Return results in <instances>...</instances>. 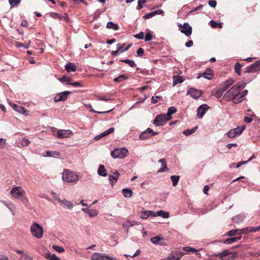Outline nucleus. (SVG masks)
Returning a JSON list of instances; mask_svg holds the SVG:
<instances>
[{"label": "nucleus", "mask_w": 260, "mask_h": 260, "mask_svg": "<svg viewBox=\"0 0 260 260\" xmlns=\"http://www.w3.org/2000/svg\"><path fill=\"white\" fill-rule=\"evenodd\" d=\"M210 24L212 27H218L220 28H221L222 27V23H217L216 21L214 20H210Z\"/></svg>", "instance_id": "45"}, {"label": "nucleus", "mask_w": 260, "mask_h": 260, "mask_svg": "<svg viewBox=\"0 0 260 260\" xmlns=\"http://www.w3.org/2000/svg\"><path fill=\"white\" fill-rule=\"evenodd\" d=\"M137 56H141L144 54V50L142 48H139L137 51Z\"/></svg>", "instance_id": "64"}, {"label": "nucleus", "mask_w": 260, "mask_h": 260, "mask_svg": "<svg viewBox=\"0 0 260 260\" xmlns=\"http://www.w3.org/2000/svg\"><path fill=\"white\" fill-rule=\"evenodd\" d=\"M9 104L15 111L25 115H27L28 114L27 111L23 107L11 102H9Z\"/></svg>", "instance_id": "17"}, {"label": "nucleus", "mask_w": 260, "mask_h": 260, "mask_svg": "<svg viewBox=\"0 0 260 260\" xmlns=\"http://www.w3.org/2000/svg\"><path fill=\"white\" fill-rule=\"evenodd\" d=\"M128 151L125 147L115 148L111 153V156L115 158H123L127 155Z\"/></svg>", "instance_id": "6"}, {"label": "nucleus", "mask_w": 260, "mask_h": 260, "mask_svg": "<svg viewBox=\"0 0 260 260\" xmlns=\"http://www.w3.org/2000/svg\"><path fill=\"white\" fill-rule=\"evenodd\" d=\"M6 140L3 138H0V148L3 149L5 147Z\"/></svg>", "instance_id": "62"}, {"label": "nucleus", "mask_w": 260, "mask_h": 260, "mask_svg": "<svg viewBox=\"0 0 260 260\" xmlns=\"http://www.w3.org/2000/svg\"><path fill=\"white\" fill-rule=\"evenodd\" d=\"M9 2L11 7H14L18 5L21 2V0H9Z\"/></svg>", "instance_id": "53"}, {"label": "nucleus", "mask_w": 260, "mask_h": 260, "mask_svg": "<svg viewBox=\"0 0 260 260\" xmlns=\"http://www.w3.org/2000/svg\"><path fill=\"white\" fill-rule=\"evenodd\" d=\"M6 207L12 212L13 215L15 214L14 210L15 209V206L13 203H9L8 205H7Z\"/></svg>", "instance_id": "54"}, {"label": "nucleus", "mask_w": 260, "mask_h": 260, "mask_svg": "<svg viewBox=\"0 0 260 260\" xmlns=\"http://www.w3.org/2000/svg\"><path fill=\"white\" fill-rule=\"evenodd\" d=\"M32 258L28 255L27 253L23 254L22 256H20L19 260H31Z\"/></svg>", "instance_id": "55"}, {"label": "nucleus", "mask_w": 260, "mask_h": 260, "mask_svg": "<svg viewBox=\"0 0 260 260\" xmlns=\"http://www.w3.org/2000/svg\"><path fill=\"white\" fill-rule=\"evenodd\" d=\"M183 81V77L181 76L177 75L173 77V84L174 86L178 83H182Z\"/></svg>", "instance_id": "36"}, {"label": "nucleus", "mask_w": 260, "mask_h": 260, "mask_svg": "<svg viewBox=\"0 0 260 260\" xmlns=\"http://www.w3.org/2000/svg\"><path fill=\"white\" fill-rule=\"evenodd\" d=\"M119 177V173L117 171H115L113 174L109 176V180L110 183L113 185L118 180Z\"/></svg>", "instance_id": "24"}, {"label": "nucleus", "mask_w": 260, "mask_h": 260, "mask_svg": "<svg viewBox=\"0 0 260 260\" xmlns=\"http://www.w3.org/2000/svg\"><path fill=\"white\" fill-rule=\"evenodd\" d=\"M209 108V107L206 104H203L200 106L197 110L198 117L199 118H202Z\"/></svg>", "instance_id": "19"}, {"label": "nucleus", "mask_w": 260, "mask_h": 260, "mask_svg": "<svg viewBox=\"0 0 260 260\" xmlns=\"http://www.w3.org/2000/svg\"><path fill=\"white\" fill-rule=\"evenodd\" d=\"M62 178L66 182L76 183L79 180V176L75 172L69 169H64L62 174Z\"/></svg>", "instance_id": "4"}, {"label": "nucleus", "mask_w": 260, "mask_h": 260, "mask_svg": "<svg viewBox=\"0 0 260 260\" xmlns=\"http://www.w3.org/2000/svg\"><path fill=\"white\" fill-rule=\"evenodd\" d=\"M58 203L61 207L65 209H72L73 208V203L65 199H60Z\"/></svg>", "instance_id": "22"}, {"label": "nucleus", "mask_w": 260, "mask_h": 260, "mask_svg": "<svg viewBox=\"0 0 260 260\" xmlns=\"http://www.w3.org/2000/svg\"><path fill=\"white\" fill-rule=\"evenodd\" d=\"M120 61L124 62L128 64L131 67H134L136 66V63L133 60L130 59H121Z\"/></svg>", "instance_id": "48"}, {"label": "nucleus", "mask_w": 260, "mask_h": 260, "mask_svg": "<svg viewBox=\"0 0 260 260\" xmlns=\"http://www.w3.org/2000/svg\"><path fill=\"white\" fill-rule=\"evenodd\" d=\"M137 223L135 221H127L125 223H123L122 224V227L124 228H127L128 229L129 227L132 226L134 225L137 224Z\"/></svg>", "instance_id": "42"}, {"label": "nucleus", "mask_w": 260, "mask_h": 260, "mask_svg": "<svg viewBox=\"0 0 260 260\" xmlns=\"http://www.w3.org/2000/svg\"><path fill=\"white\" fill-rule=\"evenodd\" d=\"M159 162H160L162 165V168L158 170V172H164L168 170L167 167V163L165 159H160L158 160Z\"/></svg>", "instance_id": "33"}, {"label": "nucleus", "mask_w": 260, "mask_h": 260, "mask_svg": "<svg viewBox=\"0 0 260 260\" xmlns=\"http://www.w3.org/2000/svg\"><path fill=\"white\" fill-rule=\"evenodd\" d=\"M65 69L67 72H74L76 70V66L73 63H68L66 64Z\"/></svg>", "instance_id": "31"}, {"label": "nucleus", "mask_w": 260, "mask_h": 260, "mask_svg": "<svg viewBox=\"0 0 260 260\" xmlns=\"http://www.w3.org/2000/svg\"><path fill=\"white\" fill-rule=\"evenodd\" d=\"M154 16H155L154 13V12H152L149 13L143 16V17L145 19H149Z\"/></svg>", "instance_id": "61"}, {"label": "nucleus", "mask_w": 260, "mask_h": 260, "mask_svg": "<svg viewBox=\"0 0 260 260\" xmlns=\"http://www.w3.org/2000/svg\"><path fill=\"white\" fill-rule=\"evenodd\" d=\"M52 132L55 137L59 139L68 138L72 134L70 130L57 129L54 127H52Z\"/></svg>", "instance_id": "7"}, {"label": "nucleus", "mask_w": 260, "mask_h": 260, "mask_svg": "<svg viewBox=\"0 0 260 260\" xmlns=\"http://www.w3.org/2000/svg\"><path fill=\"white\" fill-rule=\"evenodd\" d=\"M187 94L189 95L191 97L196 99L199 98L202 95L201 90L191 88L187 91Z\"/></svg>", "instance_id": "18"}, {"label": "nucleus", "mask_w": 260, "mask_h": 260, "mask_svg": "<svg viewBox=\"0 0 260 260\" xmlns=\"http://www.w3.org/2000/svg\"><path fill=\"white\" fill-rule=\"evenodd\" d=\"M126 43H123V44H118L116 45V48L117 49H118L119 51V52L122 53L126 50H127L132 46V44H128L126 47Z\"/></svg>", "instance_id": "25"}, {"label": "nucleus", "mask_w": 260, "mask_h": 260, "mask_svg": "<svg viewBox=\"0 0 260 260\" xmlns=\"http://www.w3.org/2000/svg\"><path fill=\"white\" fill-rule=\"evenodd\" d=\"M248 93L247 90H244L242 92L239 91V99L241 100V102L243 101V97L247 95Z\"/></svg>", "instance_id": "56"}, {"label": "nucleus", "mask_w": 260, "mask_h": 260, "mask_svg": "<svg viewBox=\"0 0 260 260\" xmlns=\"http://www.w3.org/2000/svg\"><path fill=\"white\" fill-rule=\"evenodd\" d=\"M178 26L181 28L180 31L186 36L189 37L191 35L192 33V27L188 23H185L183 25L180 24L178 25Z\"/></svg>", "instance_id": "11"}, {"label": "nucleus", "mask_w": 260, "mask_h": 260, "mask_svg": "<svg viewBox=\"0 0 260 260\" xmlns=\"http://www.w3.org/2000/svg\"><path fill=\"white\" fill-rule=\"evenodd\" d=\"M59 155V152L56 151H47L45 154H43L44 157H55Z\"/></svg>", "instance_id": "29"}, {"label": "nucleus", "mask_w": 260, "mask_h": 260, "mask_svg": "<svg viewBox=\"0 0 260 260\" xmlns=\"http://www.w3.org/2000/svg\"><path fill=\"white\" fill-rule=\"evenodd\" d=\"M251 232H255V228L252 226H248L242 229L239 231V234H248Z\"/></svg>", "instance_id": "30"}, {"label": "nucleus", "mask_w": 260, "mask_h": 260, "mask_svg": "<svg viewBox=\"0 0 260 260\" xmlns=\"http://www.w3.org/2000/svg\"><path fill=\"white\" fill-rule=\"evenodd\" d=\"M146 1L145 0H139L138 2V7H137V9L138 10H140L142 8L143 6H142V5L143 4H144L145 3H146Z\"/></svg>", "instance_id": "58"}, {"label": "nucleus", "mask_w": 260, "mask_h": 260, "mask_svg": "<svg viewBox=\"0 0 260 260\" xmlns=\"http://www.w3.org/2000/svg\"><path fill=\"white\" fill-rule=\"evenodd\" d=\"M122 193L125 198H129L133 196V191L131 189L123 188Z\"/></svg>", "instance_id": "32"}, {"label": "nucleus", "mask_w": 260, "mask_h": 260, "mask_svg": "<svg viewBox=\"0 0 260 260\" xmlns=\"http://www.w3.org/2000/svg\"><path fill=\"white\" fill-rule=\"evenodd\" d=\"M45 256L49 260H60V258L55 254H51L50 252L47 253Z\"/></svg>", "instance_id": "38"}, {"label": "nucleus", "mask_w": 260, "mask_h": 260, "mask_svg": "<svg viewBox=\"0 0 260 260\" xmlns=\"http://www.w3.org/2000/svg\"><path fill=\"white\" fill-rule=\"evenodd\" d=\"M150 241L154 244L163 245L165 244V242L163 237L159 236H156L150 239Z\"/></svg>", "instance_id": "21"}, {"label": "nucleus", "mask_w": 260, "mask_h": 260, "mask_svg": "<svg viewBox=\"0 0 260 260\" xmlns=\"http://www.w3.org/2000/svg\"><path fill=\"white\" fill-rule=\"evenodd\" d=\"M92 260H117L114 257L109 256L105 254L95 252L91 256Z\"/></svg>", "instance_id": "10"}, {"label": "nucleus", "mask_w": 260, "mask_h": 260, "mask_svg": "<svg viewBox=\"0 0 260 260\" xmlns=\"http://www.w3.org/2000/svg\"><path fill=\"white\" fill-rule=\"evenodd\" d=\"M243 216L241 214H239L235 216L232 218V220L235 223H240L243 220Z\"/></svg>", "instance_id": "39"}, {"label": "nucleus", "mask_w": 260, "mask_h": 260, "mask_svg": "<svg viewBox=\"0 0 260 260\" xmlns=\"http://www.w3.org/2000/svg\"><path fill=\"white\" fill-rule=\"evenodd\" d=\"M114 132V127H110L108 129L104 131V132L102 133V136L103 137H106L108 136L109 134H111L113 133Z\"/></svg>", "instance_id": "46"}, {"label": "nucleus", "mask_w": 260, "mask_h": 260, "mask_svg": "<svg viewBox=\"0 0 260 260\" xmlns=\"http://www.w3.org/2000/svg\"><path fill=\"white\" fill-rule=\"evenodd\" d=\"M197 127H194L191 129H186V130H185L184 131H183V133L185 135V136H189L190 135H191L192 134L194 133L197 130Z\"/></svg>", "instance_id": "44"}, {"label": "nucleus", "mask_w": 260, "mask_h": 260, "mask_svg": "<svg viewBox=\"0 0 260 260\" xmlns=\"http://www.w3.org/2000/svg\"><path fill=\"white\" fill-rule=\"evenodd\" d=\"M239 231H240V230H232L229 231L226 235L229 236H234L236 235H239L240 234Z\"/></svg>", "instance_id": "50"}, {"label": "nucleus", "mask_w": 260, "mask_h": 260, "mask_svg": "<svg viewBox=\"0 0 260 260\" xmlns=\"http://www.w3.org/2000/svg\"><path fill=\"white\" fill-rule=\"evenodd\" d=\"M170 120V117H167L165 114L157 115L153 121V124L156 126L164 125L167 121Z\"/></svg>", "instance_id": "9"}, {"label": "nucleus", "mask_w": 260, "mask_h": 260, "mask_svg": "<svg viewBox=\"0 0 260 260\" xmlns=\"http://www.w3.org/2000/svg\"><path fill=\"white\" fill-rule=\"evenodd\" d=\"M208 4L209 5L212 7V8H215V7L216 6V5H217V2L216 1H209L208 2Z\"/></svg>", "instance_id": "63"}, {"label": "nucleus", "mask_w": 260, "mask_h": 260, "mask_svg": "<svg viewBox=\"0 0 260 260\" xmlns=\"http://www.w3.org/2000/svg\"><path fill=\"white\" fill-rule=\"evenodd\" d=\"M82 211L87 214L90 217H95L99 214V212L96 209H89L88 208H83L81 209Z\"/></svg>", "instance_id": "23"}, {"label": "nucleus", "mask_w": 260, "mask_h": 260, "mask_svg": "<svg viewBox=\"0 0 260 260\" xmlns=\"http://www.w3.org/2000/svg\"><path fill=\"white\" fill-rule=\"evenodd\" d=\"M179 176L177 175H173L171 177V179L172 181L173 186H175L177 185L179 180Z\"/></svg>", "instance_id": "43"}, {"label": "nucleus", "mask_w": 260, "mask_h": 260, "mask_svg": "<svg viewBox=\"0 0 260 260\" xmlns=\"http://www.w3.org/2000/svg\"><path fill=\"white\" fill-rule=\"evenodd\" d=\"M52 248L56 251L58 252L59 253L63 252L64 251V249L63 247L61 246H59L57 245H52Z\"/></svg>", "instance_id": "51"}, {"label": "nucleus", "mask_w": 260, "mask_h": 260, "mask_svg": "<svg viewBox=\"0 0 260 260\" xmlns=\"http://www.w3.org/2000/svg\"><path fill=\"white\" fill-rule=\"evenodd\" d=\"M241 238V237L228 238L224 241L223 243L225 244H231L238 241L240 240Z\"/></svg>", "instance_id": "35"}, {"label": "nucleus", "mask_w": 260, "mask_h": 260, "mask_svg": "<svg viewBox=\"0 0 260 260\" xmlns=\"http://www.w3.org/2000/svg\"><path fill=\"white\" fill-rule=\"evenodd\" d=\"M10 194L15 199H19L24 205L28 203V199L26 196V192L20 186H14L10 190Z\"/></svg>", "instance_id": "2"}, {"label": "nucleus", "mask_w": 260, "mask_h": 260, "mask_svg": "<svg viewBox=\"0 0 260 260\" xmlns=\"http://www.w3.org/2000/svg\"><path fill=\"white\" fill-rule=\"evenodd\" d=\"M160 216L164 218H168L169 217V213L163 210H159L156 212H154L153 217Z\"/></svg>", "instance_id": "27"}, {"label": "nucleus", "mask_w": 260, "mask_h": 260, "mask_svg": "<svg viewBox=\"0 0 260 260\" xmlns=\"http://www.w3.org/2000/svg\"><path fill=\"white\" fill-rule=\"evenodd\" d=\"M128 79V77L124 74L119 75L118 77L114 79V81L116 83H120Z\"/></svg>", "instance_id": "34"}, {"label": "nucleus", "mask_w": 260, "mask_h": 260, "mask_svg": "<svg viewBox=\"0 0 260 260\" xmlns=\"http://www.w3.org/2000/svg\"><path fill=\"white\" fill-rule=\"evenodd\" d=\"M185 254V253L176 251L169 255L167 259L169 260H179L181 257Z\"/></svg>", "instance_id": "20"}, {"label": "nucleus", "mask_w": 260, "mask_h": 260, "mask_svg": "<svg viewBox=\"0 0 260 260\" xmlns=\"http://www.w3.org/2000/svg\"><path fill=\"white\" fill-rule=\"evenodd\" d=\"M176 109L174 107H171L168 109L167 117H170V119H171V115L176 112Z\"/></svg>", "instance_id": "40"}, {"label": "nucleus", "mask_w": 260, "mask_h": 260, "mask_svg": "<svg viewBox=\"0 0 260 260\" xmlns=\"http://www.w3.org/2000/svg\"><path fill=\"white\" fill-rule=\"evenodd\" d=\"M220 258L229 255V259H234L237 256L236 252H231L228 249H224L222 252L218 253L215 255Z\"/></svg>", "instance_id": "13"}, {"label": "nucleus", "mask_w": 260, "mask_h": 260, "mask_svg": "<svg viewBox=\"0 0 260 260\" xmlns=\"http://www.w3.org/2000/svg\"><path fill=\"white\" fill-rule=\"evenodd\" d=\"M158 134L157 132H153V131L149 128L143 132L139 136V138L141 140H144L149 138L152 136L156 135Z\"/></svg>", "instance_id": "12"}, {"label": "nucleus", "mask_w": 260, "mask_h": 260, "mask_svg": "<svg viewBox=\"0 0 260 260\" xmlns=\"http://www.w3.org/2000/svg\"><path fill=\"white\" fill-rule=\"evenodd\" d=\"M154 212L149 210H144L141 212L140 218L143 219H146L149 217L152 216H153Z\"/></svg>", "instance_id": "26"}, {"label": "nucleus", "mask_w": 260, "mask_h": 260, "mask_svg": "<svg viewBox=\"0 0 260 260\" xmlns=\"http://www.w3.org/2000/svg\"><path fill=\"white\" fill-rule=\"evenodd\" d=\"M98 174L99 176L102 177H106L107 176V171L104 165H101L99 166L98 170Z\"/></svg>", "instance_id": "28"}, {"label": "nucleus", "mask_w": 260, "mask_h": 260, "mask_svg": "<svg viewBox=\"0 0 260 260\" xmlns=\"http://www.w3.org/2000/svg\"><path fill=\"white\" fill-rule=\"evenodd\" d=\"M245 129V125L238 126L235 128L230 129L228 133L226 134V135L229 138H234L236 137L240 136Z\"/></svg>", "instance_id": "8"}, {"label": "nucleus", "mask_w": 260, "mask_h": 260, "mask_svg": "<svg viewBox=\"0 0 260 260\" xmlns=\"http://www.w3.org/2000/svg\"><path fill=\"white\" fill-rule=\"evenodd\" d=\"M30 141L28 139L25 138H23L20 141V144L22 146L25 147L28 146L30 144Z\"/></svg>", "instance_id": "49"}, {"label": "nucleus", "mask_w": 260, "mask_h": 260, "mask_svg": "<svg viewBox=\"0 0 260 260\" xmlns=\"http://www.w3.org/2000/svg\"><path fill=\"white\" fill-rule=\"evenodd\" d=\"M258 71H260V59L247 67L246 72L250 73H254Z\"/></svg>", "instance_id": "14"}, {"label": "nucleus", "mask_w": 260, "mask_h": 260, "mask_svg": "<svg viewBox=\"0 0 260 260\" xmlns=\"http://www.w3.org/2000/svg\"><path fill=\"white\" fill-rule=\"evenodd\" d=\"M30 231L33 237L41 239L43 235V228L36 222H34L30 227Z\"/></svg>", "instance_id": "5"}, {"label": "nucleus", "mask_w": 260, "mask_h": 260, "mask_svg": "<svg viewBox=\"0 0 260 260\" xmlns=\"http://www.w3.org/2000/svg\"><path fill=\"white\" fill-rule=\"evenodd\" d=\"M144 37V35L143 31H141L134 36V37L137 39H143Z\"/></svg>", "instance_id": "59"}, {"label": "nucleus", "mask_w": 260, "mask_h": 260, "mask_svg": "<svg viewBox=\"0 0 260 260\" xmlns=\"http://www.w3.org/2000/svg\"><path fill=\"white\" fill-rule=\"evenodd\" d=\"M242 66L239 62H237L235 65V71L238 75H241V69Z\"/></svg>", "instance_id": "47"}, {"label": "nucleus", "mask_w": 260, "mask_h": 260, "mask_svg": "<svg viewBox=\"0 0 260 260\" xmlns=\"http://www.w3.org/2000/svg\"><path fill=\"white\" fill-rule=\"evenodd\" d=\"M107 27L109 29H112L114 30H118L119 29L118 25L112 22H108L107 24Z\"/></svg>", "instance_id": "37"}, {"label": "nucleus", "mask_w": 260, "mask_h": 260, "mask_svg": "<svg viewBox=\"0 0 260 260\" xmlns=\"http://www.w3.org/2000/svg\"><path fill=\"white\" fill-rule=\"evenodd\" d=\"M71 92L70 91H66L58 93L54 98L55 102H59L61 101H64L67 100L68 95Z\"/></svg>", "instance_id": "15"}, {"label": "nucleus", "mask_w": 260, "mask_h": 260, "mask_svg": "<svg viewBox=\"0 0 260 260\" xmlns=\"http://www.w3.org/2000/svg\"><path fill=\"white\" fill-rule=\"evenodd\" d=\"M58 80L62 83H66L68 85L71 84V78L70 77L63 76L61 78H59Z\"/></svg>", "instance_id": "41"}, {"label": "nucleus", "mask_w": 260, "mask_h": 260, "mask_svg": "<svg viewBox=\"0 0 260 260\" xmlns=\"http://www.w3.org/2000/svg\"><path fill=\"white\" fill-rule=\"evenodd\" d=\"M183 249L184 251H185L186 252H198V250L197 249H196L195 248H191L189 246L184 247L183 248Z\"/></svg>", "instance_id": "52"}, {"label": "nucleus", "mask_w": 260, "mask_h": 260, "mask_svg": "<svg viewBox=\"0 0 260 260\" xmlns=\"http://www.w3.org/2000/svg\"><path fill=\"white\" fill-rule=\"evenodd\" d=\"M152 37L150 32H147L144 39L145 41L149 42L152 40Z\"/></svg>", "instance_id": "57"}, {"label": "nucleus", "mask_w": 260, "mask_h": 260, "mask_svg": "<svg viewBox=\"0 0 260 260\" xmlns=\"http://www.w3.org/2000/svg\"><path fill=\"white\" fill-rule=\"evenodd\" d=\"M234 82L235 80L233 78H229L225 82L219 85V87L215 89L213 95L217 99L220 98L223 95V92L232 85Z\"/></svg>", "instance_id": "3"}, {"label": "nucleus", "mask_w": 260, "mask_h": 260, "mask_svg": "<svg viewBox=\"0 0 260 260\" xmlns=\"http://www.w3.org/2000/svg\"><path fill=\"white\" fill-rule=\"evenodd\" d=\"M51 193L53 196L54 199H55L56 201H57L58 202H59V201L61 199L59 198V194H58L57 193H56L53 191H51Z\"/></svg>", "instance_id": "60"}, {"label": "nucleus", "mask_w": 260, "mask_h": 260, "mask_svg": "<svg viewBox=\"0 0 260 260\" xmlns=\"http://www.w3.org/2000/svg\"><path fill=\"white\" fill-rule=\"evenodd\" d=\"M246 85V83L243 81H240L234 85L223 95V99L227 102L233 101L235 104L241 102L239 99V91H241Z\"/></svg>", "instance_id": "1"}, {"label": "nucleus", "mask_w": 260, "mask_h": 260, "mask_svg": "<svg viewBox=\"0 0 260 260\" xmlns=\"http://www.w3.org/2000/svg\"><path fill=\"white\" fill-rule=\"evenodd\" d=\"M201 77H204L205 79L211 80L213 77L212 71L209 68L207 69L204 73L199 74L197 78L200 79Z\"/></svg>", "instance_id": "16"}]
</instances>
